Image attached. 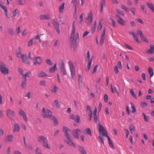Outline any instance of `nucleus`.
<instances>
[{"label":"nucleus","mask_w":154,"mask_h":154,"mask_svg":"<svg viewBox=\"0 0 154 154\" xmlns=\"http://www.w3.org/2000/svg\"><path fill=\"white\" fill-rule=\"evenodd\" d=\"M47 141V138L45 136H40L38 137L37 141L40 143H43L44 147L49 149H51V147L48 143L46 142Z\"/></svg>","instance_id":"1"},{"label":"nucleus","mask_w":154,"mask_h":154,"mask_svg":"<svg viewBox=\"0 0 154 154\" xmlns=\"http://www.w3.org/2000/svg\"><path fill=\"white\" fill-rule=\"evenodd\" d=\"M0 71L5 75L9 73L8 69L7 67L5 64L2 62H0Z\"/></svg>","instance_id":"2"},{"label":"nucleus","mask_w":154,"mask_h":154,"mask_svg":"<svg viewBox=\"0 0 154 154\" xmlns=\"http://www.w3.org/2000/svg\"><path fill=\"white\" fill-rule=\"evenodd\" d=\"M75 32V22L73 21L72 23V32L70 35L71 38L72 39H74L76 41L77 39L79 38V35L78 33H76L75 36L74 35Z\"/></svg>","instance_id":"3"},{"label":"nucleus","mask_w":154,"mask_h":154,"mask_svg":"<svg viewBox=\"0 0 154 154\" xmlns=\"http://www.w3.org/2000/svg\"><path fill=\"white\" fill-rule=\"evenodd\" d=\"M86 58L88 62V64L86 69V71H87L90 69L92 62V60L90 59V54L89 51L87 52Z\"/></svg>","instance_id":"4"},{"label":"nucleus","mask_w":154,"mask_h":154,"mask_svg":"<svg viewBox=\"0 0 154 154\" xmlns=\"http://www.w3.org/2000/svg\"><path fill=\"white\" fill-rule=\"evenodd\" d=\"M51 114L52 112L50 110L46 109L44 107L42 108V115L43 117L48 118Z\"/></svg>","instance_id":"5"},{"label":"nucleus","mask_w":154,"mask_h":154,"mask_svg":"<svg viewBox=\"0 0 154 154\" xmlns=\"http://www.w3.org/2000/svg\"><path fill=\"white\" fill-rule=\"evenodd\" d=\"M99 134L100 135H102L103 136L106 137H108V134L106 130L102 125L100 124L99 125Z\"/></svg>","instance_id":"6"},{"label":"nucleus","mask_w":154,"mask_h":154,"mask_svg":"<svg viewBox=\"0 0 154 154\" xmlns=\"http://www.w3.org/2000/svg\"><path fill=\"white\" fill-rule=\"evenodd\" d=\"M14 112L11 110L8 109L7 110L6 115L11 120H13L14 116Z\"/></svg>","instance_id":"7"},{"label":"nucleus","mask_w":154,"mask_h":154,"mask_svg":"<svg viewBox=\"0 0 154 154\" xmlns=\"http://www.w3.org/2000/svg\"><path fill=\"white\" fill-rule=\"evenodd\" d=\"M93 14H92V12H90L88 14V17L86 20V23L88 25H90L92 21V17Z\"/></svg>","instance_id":"8"},{"label":"nucleus","mask_w":154,"mask_h":154,"mask_svg":"<svg viewBox=\"0 0 154 154\" xmlns=\"http://www.w3.org/2000/svg\"><path fill=\"white\" fill-rule=\"evenodd\" d=\"M34 64L35 65H40L42 63L41 57H34L33 58Z\"/></svg>","instance_id":"9"},{"label":"nucleus","mask_w":154,"mask_h":154,"mask_svg":"<svg viewBox=\"0 0 154 154\" xmlns=\"http://www.w3.org/2000/svg\"><path fill=\"white\" fill-rule=\"evenodd\" d=\"M19 114L23 118L24 120L26 122L28 120L26 113L22 109H20L19 110Z\"/></svg>","instance_id":"10"},{"label":"nucleus","mask_w":154,"mask_h":154,"mask_svg":"<svg viewBox=\"0 0 154 154\" xmlns=\"http://www.w3.org/2000/svg\"><path fill=\"white\" fill-rule=\"evenodd\" d=\"M81 130L80 129H76L73 130L72 132V134L74 137L76 139H78L79 136L78 134L81 133Z\"/></svg>","instance_id":"11"},{"label":"nucleus","mask_w":154,"mask_h":154,"mask_svg":"<svg viewBox=\"0 0 154 154\" xmlns=\"http://www.w3.org/2000/svg\"><path fill=\"white\" fill-rule=\"evenodd\" d=\"M60 71L61 74L63 75H65L67 74V72L65 69V66L63 62L62 61L60 67Z\"/></svg>","instance_id":"12"},{"label":"nucleus","mask_w":154,"mask_h":154,"mask_svg":"<svg viewBox=\"0 0 154 154\" xmlns=\"http://www.w3.org/2000/svg\"><path fill=\"white\" fill-rule=\"evenodd\" d=\"M150 48L146 50V53L148 54H152L154 53V45L151 44L149 45Z\"/></svg>","instance_id":"13"},{"label":"nucleus","mask_w":154,"mask_h":154,"mask_svg":"<svg viewBox=\"0 0 154 154\" xmlns=\"http://www.w3.org/2000/svg\"><path fill=\"white\" fill-rule=\"evenodd\" d=\"M63 131L65 133V136L67 138H69V133L70 132V131L69 128L66 127H64L63 128Z\"/></svg>","instance_id":"14"},{"label":"nucleus","mask_w":154,"mask_h":154,"mask_svg":"<svg viewBox=\"0 0 154 154\" xmlns=\"http://www.w3.org/2000/svg\"><path fill=\"white\" fill-rule=\"evenodd\" d=\"M13 136L12 134H10L7 136L5 139V141L6 142H11L13 140Z\"/></svg>","instance_id":"15"},{"label":"nucleus","mask_w":154,"mask_h":154,"mask_svg":"<svg viewBox=\"0 0 154 154\" xmlns=\"http://www.w3.org/2000/svg\"><path fill=\"white\" fill-rule=\"evenodd\" d=\"M22 62L27 64H29L30 63V60L28 59L27 56L26 55L24 54L23 57L22 59Z\"/></svg>","instance_id":"16"},{"label":"nucleus","mask_w":154,"mask_h":154,"mask_svg":"<svg viewBox=\"0 0 154 154\" xmlns=\"http://www.w3.org/2000/svg\"><path fill=\"white\" fill-rule=\"evenodd\" d=\"M20 130V127L19 124L15 123L14 125L13 132H19Z\"/></svg>","instance_id":"17"},{"label":"nucleus","mask_w":154,"mask_h":154,"mask_svg":"<svg viewBox=\"0 0 154 154\" xmlns=\"http://www.w3.org/2000/svg\"><path fill=\"white\" fill-rule=\"evenodd\" d=\"M87 111L88 114L90 117V120L91 121L92 117V111L90 106H87Z\"/></svg>","instance_id":"18"},{"label":"nucleus","mask_w":154,"mask_h":154,"mask_svg":"<svg viewBox=\"0 0 154 154\" xmlns=\"http://www.w3.org/2000/svg\"><path fill=\"white\" fill-rule=\"evenodd\" d=\"M68 140H65V142L68 145L70 146H72L73 147H75L76 146L75 144L72 142V141L70 139L69 137V138H67Z\"/></svg>","instance_id":"19"},{"label":"nucleus","mask_w":154,"mask_h":154,"mask_svg":"<svg viewBox=\"0 0 154 154\" xmlns=\"http://www.w3.org/2000/svg\"><path fill=\"white\" fill-rule=\"evenodd\" d=\"M83 133L91 136L92 135L91 131L90 128H86L84 130Z\"/></svg>","instance_id":"20"},{"label":"nucleus","mask_w":154,"mask_h":154,"mask_svg":"<svg viewBox=\"0 0 154 154\" xmlns=\"http://www.w3.org/2000/svg\"><path fill=\"white\" fill-rule=\"evenodd\" d=\"M146 4L147 6L154 13V6L153 4L149 2H146Z\"/></svg>","instance_id":"21"},{"label":"nucleus","mask_w":154,"mask_h":154,"mask_svg":"<svg viewBox=\"0 0 154 154\" xmlns=\"http://www.w3.org/2000/svg\"><path fill=\"white\" fill-rule=\"evenodd\" d=\"M48 74L45 72L42 71L39 72L38 74V76L40 78H43L47 76Z\"/></svg>","instance_id":"22"},{"label":"nucleus","mask_w":154,"mask_h":154,"mask_svg":"<svg viewBox=\"0 0 154 154\" xmlns=\"http://www.w3.org/2000/svg\"><path fill=\"white\" fill-rule=\"evenodd\" d=\"M78 149L82 154H87V152L83 147L79 146H78Z\"/></svg>","instance_id":"23"},{"label":"nucleus","mask_w":154,"mask_h":154,"mask_svg":"<svg viewBox=\"0 0 154 154\" xmlns=\"http://www.w3.org/2000/svg\"><path fill=\"white\" fill-rule=\"evenodd\" d=\"M39 18L41 20H47L49 19L50 17L48 15L42 14L40 16Z\"/></svg>","instance_id":"24"},{"label":"nucleus","mask_w":154,"mask_h":154,"mask_svg":"<svg viewBox=\"0 0 154 154\" xmlns=\"http://www.w3.org/2000/svg\"><path fill=\"white\" fill-rule=\"evenodd\" d=\"M148 72H149V74L150 75V81H151V78L154 75V72L153 71V70L151 67H149Z\"/></svg>","instance_id":"25"},{"label":"nucleus","mask_w":154,"mask_h":154,"mask_svg":"<svg viewBox=\"0 0 154 154\" xmlns=\"http://www.w3.org/2000/svg\"><path fill=\"white\" fill-rule=\"evenodd\" d=\"M77 0H72L71 1V3L73 5V6L75 8V11L76 12L77 11Z\"/></svg>","instance_id":"26"},{"label":"nucleus","mask_w":154,"mask_h":154,"mask_svg":"<svg viewBox=\"0 0 154 154\" xmlns=\"http://www.w3.org/2000/svg\"><path fill=\"white\" fill-rule=\"evenodd\" d=\"M8 34L11 36H13L14 35V32L12 28H9L7 31Z\"/></svg>","instance_id":"27"},{"label":"nucleus","mask_w":154,"mask_h":154,"mask_svg":"<svg viewBox=\"0 0 154 154\" xmlns=\"http://www.w3.org/2000/svg\"><path fill=\"white\" fill-rule=\"evenodd\" d=\"M0 7L3 9L4 11L5 12V14L7 17H8V11L7 8L4 5H3L2 4H0Z\"/></svg>","instance_id":"28"},{"label":"nucleus","mask_w":154,"mask_h":154,"mask_svg":"<svg viewBox=\"0 0 154 154\" xmlns=\"http://www.w3.org/2000/svg\"><path fill=\"white\" fill-rule=\"evenodd\" d=\"M68 63L69 67L70 70L75 69L74 64L72 61H69L68 62Z\"/></svg>","instance_id":"29"},{"label":"nucleus","mask_w":154,"mask_h":154,"mask_svg":"<svg viewBox=\"0 0 154 154\" xmlns=\"http://www.w3.org/2000/svg\"><path fill=\"white\" fill-rule=\"evenodd\" d=\"M118 22L122 26H124L125 24V21L122 18L117 20Z\"/></svg>","instance_id":"30"},{"label":"nucleus","mask_w":154,"mask_h":154,"mask_svg":"<svg viewBox=\"0 0 154 154\" xmlns=\"http://www.w3.org/2000/svg\"><path fill=\"white\" fill-rule=\"evenodd\" d=\"M57 64H55L54 66L49 69V71L51 72H54L57 69Z\"/></svg>","instance_id":"31"},{"label":"nucleus","mask_w":154,"mask_h":154,"mask_svg":"<svg viewBox=\"0 0 154 154\" xmlns=\"http://www.w3.org/2000/svg\"><path fill=\"white\" fill-rule=\"evenodd\" d=\"M71 72V78L72 79H73L75 75V69L70 70Z\"/></svg>","instance_id":"32"},{"label":"nucleus","mask_w":154,"mask_h":154,"mask_svg":"<svg viewBox=\"0 0 154 154\" xmlns=\"http://www.w3.org/2000/svg\"><path fill=\"white\" fill-rule=\"evenodd\" d=\"M109 23L110 25H112L116 27L117 26L115 21L112 18L109 19Z\"/></svg>","instance_id":"33"},{"label":"nucleus","mask_w":154,"mask_h":154,"mask_svg":"<svg viewBox=\"0 0 154 154\" xmlns=\"http://www.w3.org/2000/svg\"><path fill=\"white\" fill-rule=\"evenodd\" d=\"M31 74V73L30 72H26L24 75L22 77L23 79H23H26L27 80V77H29L30 76V75Z\"/></svg>","instance_id":"34"},{"label":"nucleus","mask_w":154,"mask_h":154,"mask_svg":"<svg viewBox=\"0 0 154 154\" xmlns=\"http://www.w3.org/2000/svg\"><path fill=\"white\" fill-rule=\"evenodd\" d=\"M48 118L52 119L57 124H58V121L56 118L54 116H52V114L50 115Z\"/></svg>","instance_id":"35"},{"label":"nucleus","mask_w":154,"mask_h":154,"mask_svg":"<svg viewBox=\"0 0 154 154\" xmlns=\"http://www.w3.org/2000/svg\"><path fill=\"white\" fill-rule=\"evenodd\" d=\"M54 104L57 108H60V105L59 102L56 99L54 101Z\"/></svg>","instance_id":"36"},{"label":"nucleus","mask_w":154,"mask_h":154,"mask_svg":"<svg viewBox=\"0 0 154 154\" xmlns=\"http://www.w3.org/2000/svg\"><path fill=\"white\" fill-rule=\"evenodd\" d=\"M27 80L26 79H23L21 83V86L23 88H25L26 86Z\"/></svg>","instance_id":"37"},{"label":"nucleus","mask_w":154,"mask_h":154,"mask_svg":"<svg viewBox=\"0 0 154 154\" xmlns=\"http://www.w3.org/2000/svg\"><path fill=\"white\" fill-rule=\"evenodd\" d=\"M143 116L144 120L146 122H149V117L146 115L144 113H143Z\"/></svg>","instance_id":"38"},{"label":"nucleus","mask_w":154,"mask_h":154,"mask_svg":"<svg viewBox=\"0 0 154 154\" xmlns=\"http://www.w3.org/2000/svg\"><path fill=\"white\" fill-rule=\"evenodd\" d=\"M39 85L40 86L45 87L46 86V82L45 80H42L39 82Z\"/></svg>","instance_id":"39"},{"label":"nucleus","mask_w":154,"mask_h":154,"mask_svg":"<svg viewBox=\"0 0 154 154\" xmlns=\"http://www.w3.org/2000/svg\"><path fill=\"white\" fill-rule=\"evenodd\" d=\"M74 120L75 122L78 123H80L81 122L80 117L78 115H76L75 116Z\"/></svg>","instance_id":"40"},{"label":"nucleus","mask_w":154,"mask_h":154,"mask_svg":"<svg viewBox=\"0 0 154 154\" xmlns=\"http://www.w3.org/2000/svg\"><path fill=\"white\" fill-rule=\"evenodd\" d=\"M64 6H65V3H62V4L61 6H60L59 8L60 12L62 13L63 12L64 9Z\"/></svg>","instance_id":"41"},{"label":"nucleus","mask_w":154,"mask_h":154,"mask_svg":"<svg viewBox=\"0 0 154 154\" xmlns=\"http://www.w3.org/2000/svg\"><path fill=\"white\" fill-rule=\"evenodd\" d=\"M106 32V28H104L103 32L102 33L101 36V39H105V33Z\"/></svg>","instance_id":"42"},{"label":"nucleus","mask_w":154,"mask_h":154,"mask_svg":"<svg viewBox=\"0 0 154 154\" xmlns=\"http://www.w3.org/2000/svg\"><path fill=\"white\" fill-rule=\"evenodd\" d=\"M53 23L55 27L59 26V24L57 22V18H55L53 20Z\"/></svg>","instance_id":"43"},{"label":"nucleus","mask_w":154,"mask_h":154,"mask_svg":"<svg viewBox=\"0 0 154 154\" xmlns=\"http://www.w3.org/2000/svg\"><path fill=\"white\" fill-rule=\"evenodd\" d=\"M131 108L132 109V110L131 111V112L132 113H134L135 112L136 109L135 108L134 105L133 103H131Z\"/></svg>","instance_id":"44"},{"label":"nucleus","mask_w":154,"mask_h":154,"mask_svg":"<svg viewBox=\"0 0 154 154\" xmlns=\"http://www.w3.org/2000/svg\"><path fill=\"white\" fill-rule=\"evenodd\" d=\"M106 137L108 138V141L109 143V144L110 145V146H111V147L113 148L114 147H113V144L112 142L111 141V139H110V137H109L108 136V137Z\"/></svg>","instance_id":"45"},{"label":"nucleus","mask_w":154,"mask_h":154,"mask_svg":"<svg viewBox=\"0 0 154 154\" xmlns=\"http://www.w3.org/2000/svg\"><path fill=\"white\" fill-rule=\"evenodd\" d=\"M83 13L81 14L79 18V22L80 24L81 23L83 20Z\"/></svg>","instance_id":"46"},{"label":"nucleus","mask_w":154,"mask_h":154,"mask_svg":"<svg viewBox=\"0 0 154 154\" xmlns=\"http://www.w3.org/2000/svg\"><path fill=\"white\" fill-rule=\"evenodd\" d=\"M130 92L131 93V95L134 98L137 99V97L136 94H135L134 91L133 89H131L130 91Z\"/></svg>","instance_id":"47"},{"label":"nucleus","mask_w":154,"mask_h":154,"mask_svg":"<svg viewBox=\"0 0 154 154\" xmlns=\"http://www.w3.org/2000/svg\"><path fill=\"white\" fill-rule=\"evenodd\" d=\"M24 54H23L21 53H17L16 54V56L17 57L20 59H22Z\"/></svg>","instance_id":"48"},{"label":"nucleus","mask_w":154,"mask_h":154,"mask_svg":"<svg viewBox=\"0 0 154 154\" xmlns=\"http://www.w3.org/2000/svg\"><path fill=\"white\" fill-rule=\"evenodd\" d=\"M129 128L131 132L133 134V133L135 131L134 126L132 125H131L130 126Z\"/></svg>","instance_id":"49"},{"label":"nucleus","mask_w":154,"mask_h":154,"mask_svg":"<svg viewBox=\"0 0 154 154\" xmlns=\"http://www.w3.org/2000/svg\"><path fill=\"white\" fill-rule=\"evenodd\" d=\"M34 39V38H32L28 42L27 45L28 47L31 46L32 45Z\"/></svg>","instance_id":"50"},{"label":"nucleus","mask_w":154,"mask_h":154,"mask_svg":"<svg viewBox=\"0 0 154 154\" xmlns=\"http://www.w3.org/2000/svg\"><path fill=\"white\" fill-rule=\"evenodd\" d=\"M18 72L19 73L22 75L23 76L24 73V71L23 69L21 68H19L18 69Z\"/></svg>","instance_id":"51"},{"label":"nucleus","mask_w":154,"mask_h":154,"mask_svg":"<svg viewBox=\"0 0 154 154\" xmlns=\"http://www.w3.org/2000/svg\"><path fill=\"white\" fill-rule=\"evenodd\" d=\"M121 8L127 12L129 11V9L127 8L126 6L124 5H122L121 6Z\"/></svg>","instance_id":"52"},{"label":"nucleus","mask_w":154,"mask_h":154,"mask_svg":"<svg viewBox=\"0 0 154 154\" xmlns=\"http://www.w3.org/2000/svg\"><path fill=\"white\" fill-rule=\"evenodd\" d=\"M46 63L49 65H53V63L49 59H47L46 60Z\"/></svg>","instance_id":"53"},{"label":"nucleus","mask_w":154,"mask_h":154,"mask_svg":"<svg viewBox=\"0 0 154 154\" xmlns=\"http://www.w3.org/2000/svg\"><path fill=\"white\" fill-rule=\"evenodd\" d=\"M96 21L94 22V26H93L92 28V33H94V32H95L96 28Z\"/></svg>","instance_id":"54"},{"label":"nucleus","mask_w":154,"mask_h":154,"mask_svg":"<svg viewBox=\"0 0 154 154\" xmlns=\"http://www.w3.org/2000/svg\"><path fill=\"white\" fill-rule=\"evenodd\" d=\"M116 66H117L118 67L119 69H121L122 68V63H121V61H119L118 62V65Z\"/></svg>","instance_id":"55"},{"label":"nucleus","mask_w":154,"mask_h":154,"mask_svg":"<svg viewBox=\"0 0 154 154\" xmlns=\"http://www.w3.org/2000/svg\"><path fill=\"white\" fill-rule=\"evenodd\" d=\"M18 4L19 5H23L24 4V0H17Z\"/></svg>","instance_id":"56"},{"label":"nucleus","mask_w":154,"mask_h":154,"mask_svg":"<svg viewBox=\"0 0 154 154\" xmlns=\"http://www.w3.org/2000/svg\"><path fill=\"white\" fill-rule=\"evenodd\" d=\"M116 11L120 15L122 16H124L125 15L124 13L122 11L119 9H117Z\"/></svg>","instance_id":"57"},{"label":"nucleus","mask_w":154,"mask_h":154,"mask_svg":"<svg viewBox=\"0 0 154 154\" xmlns=\"http://www.w3.org/2000/svg\"><path fill=\"white\" fill-rule=\"evenodd\" d=\"M102 27V22L101 21H100L99 23V25L97 26V29L98 30V31H100V30L101 29Z\"/></svg>","instance_id":"58"},{"label":"nucleus","mask_w":154,"mask_h":154,"mask_svg":"<svg viewBox=\"0 0 154 154\" xmlns=\"http://www.w3.org/2000/svg\"><path fill=\"white\" fill-rule=\"evenodd\" d=\"M141 38V39L145 42L147 43L148 42V40L147 39V38L146 37L143 36Z\"/></svg>","instance_id":"59"},{"label":"nucleus","mask_w":154,"mask_h":154,"mask_svg":"<svg viewBox=\"0 0 154 154\" xmlns=\"http://www.w3.org/2000/svg\"><path fill=\"white\" fill-rule=\"evenodd\" d=\"M136 11V8H131V11L133 13L134 15H135V11Z\"/></svg>","instance_id":"60"},{"label":"nucleus","mask_w":154,"mask_h":154,"mask_svg":"<svg viewBox=\"0 0 154 154\" xmlns=\"http://www.w3.org/2000/svg\"><path fill=\"white\" fill-rule=\"evenodd\" d=\"M140 104L141 106L143 107H145L147 106L148 105V104L147 103L145 102H142Z\"/></svg>","instance_id":"61"},{"label":"nucleus","mask_w":154,"mask_h":154,"mask_svg":"<svg viewBox=\"0 0 154 154\" xmlns=\"http://www.w3.org/2000/svg\"><path fill=\"white\" fill-rule=\"evenodd\" d=\"M125 133L126 134V137L128 138L129 135V131L128 130L125 129L124 130Z\"/></svg>","instance_id":"62"},{"label":"nucleus","mask_w":154,"mask_h":154,"mask_svg":"<svg viewBox=\"0 0 154 154\" xmlns=\"http://www.w3.org/2000/svg\"><path fill=\"white\" fill-rule=\"evenodd\" d=\"M137 33L140 35L141 37H142L143 36V34L141 30L140 29L137 30Z\"/></svg>","instance_id":"63"},{"label":"nucleus","mask_w":154,"mask_h":154,"mask_svg":"<svg viewBox=\"0 0 154 154\" xmlns=\"http://www.w3.org/2000/svg\"><path fill=\"white\" fill-rule=\"evenodd\" d=\"M10 101L9 102V104L11 105H12L14 103V101L13 98L11 97H10Z\"/></svg>","instance_id":"64"}]
</instances>
